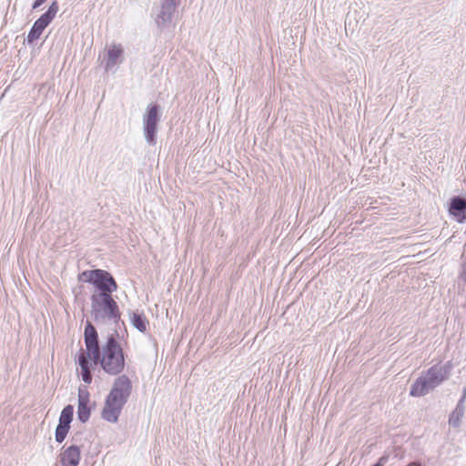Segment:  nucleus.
Instances as JSON below:
<instances>
[{"mask_svg": "<svg viewBox=\"0 0 466 466\" xmlns=\"http://www.w3.org/2000/svg\"><path fill=\"white\" fill-rule=\"evenodd\" d=\"M132 392V382L127 375L118 376L106 397L105 405L101 412L103 420L116 423L120 413L127 402Z\"/></svg>", "mask_w": 466, "mask_h": 466, "instance_id": "obj_1", "label": "nucleus"}, {"mask_svg": "<svg viewBox=\"0 0 466 466\" xmlns=\"http://www.w3.org/2000/svg\"><path fill=\"white\" fill-rule=\"evenodd\" d=\"M80 449L77 445H70L66 449L63 448L59 454V462L61 466H78L80 461Z\"/></svg>", "mask_w": 466, "mask_h": 466, "instance_id": "obj_12", "label": "nucleus"}, {"mask_svg": "<svg viewBox=\"0 0 466 466\" xmlns=\"http://www.w3.org/2000/svg\"><path fill=\"white\" fill-rule=\"evenodd\" d=\"M70 430V426H66L61 423H58L56 431H55V440L58 443H62Z\"/></svg>", "mask_w": 466, "mask_h": 466, "instance_id": "obj_18", "label": "nucleus"}, {"mask_svg": "<svg viewBox=\"0 0 466 466\" xmlns=\"http://www.w3.org/2000/svg\"><path fill=\"white\" fill-rule=\"evenodd\" d=\"M449 213L462 223L466 219V199L461 196H454L450 199Z\"/></svg>", "mask_w": 466, "mask_h": 466, "instance_id": "obj_11", "label": "nucleus"}, {"mask_svg": "<svg viewBox=\"0 0 466 466\" xmlns=\"http://www.w3.org/2000/svg\"><path fill=\"white\" fill-rule=\"evenodd\" d=\"M407 466H422L421 463L418 461L410 462Z\"/></svg>", "mask_w": 466, "mask_h": 466, "instance_id": "obj_25", "label": "nucleus"}, {"mask_svg": "<svg viewBox=\"0 0 466 466\" xmlns=\"http://www.w3.org/2000/svg\"><path fill=\"white\" fill-rule=\"evenodd\" d=\"M73 416H74V406L71 404H68V405L65 406L64 409L62 410L60 416H59L58 423H61V424H64L66 426H70V424L73 420Z\"/></svg>", "mask_w": 466, "mask_h": 466, "instance_id": "obj_16", "label": "nucleus"}, {"mask_svg": "<svg viewBox=\"0 0 466 466\" xmlns=\"http://www.w3.org/2000/svg\"><path fill=\"white\" fill-rule=\"evenodd\" d=\"M465 399H466V388L463 390L462 396L459 400V401H458V403L456 405V408H461V410H465V407H464Z\"/></svg>", "mask_w": 466, "mask_h": 466, "instance_id": "obj_21", "label": "nucleus"}, {"mask_svg": "<svg viewBox=\"0 0 466 466\" xmlns=\"http://www.w3.org/2000/svg\"><path fill=\"white\" fill-rule=\"evenodd\" d=\"M97 271H98V268L85 270L78 275V280L87 282V283L93 285L95 282V279L96 277Z\"/></svg>", "mask_w": 466, "mask_h": 466, "instance_id": "obj_19", "label": "nucleus"}, {"mask_svg": "<svg viewBox=\"0 0 466 466\" xmlns=\"http://www.w3.org/2000/svg\"><path fill=\"white\" fill-rule=\"evenodd\" d=\"M84 341L86 351L81 350L78 356H84L86 359L92 360V361L96 360L102 349L99 346L97 330L90 321H86L85 326Z\"/></svg>", "mask_w": 466, "mask_h": 466, "instance_id": "obj_7", "label": "nucleus"}, {"mask_svg": "<svg viewBox=\"0 0 466 466\" xmlns=\"http://www.w3.org/2000/svg\"><path fill=\"white\" fill-rule=\"evenodd\" d=\"M388 461H389V456L388 455H383L372 466H384L388 462Z\"/></svg>", "mask_w": 466, "mask_h": 466, "instance_id": "obj_22", "label": "nucleus"}, {"mask_svg": "<svg viewBox=\"0 0 466 466\" xmlns=\"http://www.w3.org/2000/svg\"><path fill=\"white\" fill-rule=\"evenodd\" d=\"M90 394L87 390L78 389L77 419L82 423H86L91 415V407L89 405Z\"/></svg>", "mask_w": 466, "mask_h": 466, "instance_id": "obj_9", "label": "nucleus"}, {"mask_svg": "<svg viewBox=\"0 0 466 466\" xmlns=\"http://www.w3.org/2000/svg\"><path fill=\"white\" fill-rule=\"evenodd\" d=\"M130 322L134 328L142 333L147 331L149 324V321L143 312H132L130 315Z\"/></svg>", "mask_w": 466, "mask_h": 466, "instance_id": "obj_15", "label": "nucleus"}, {"mask_svg": "<svg viewBox=\"0 0 466 466\" xmlns=\"http://www.w3.org/2000/svg\"><path fill=\"white\" fill-rule=\"evenodd\" d=\"M58 4L54 1L48 7V10L43 14L34 24V26L43 32L45 28L52 22L58 12Z\"/></svg>", "mask_w": 466, "mask_h": 466, "instance_id": "obj_13", "label": "nucleus"}, {"mask_svg": "<svg viewBox=\"0 0 466 466\" xmlns=\"http://www.w3.org/2000/svg\"><path fill=\"white\" fill-rule=\"evenodd\" d=\"M179 3V0H159V4L154 7L153 17L159 30L171 25Z\"/></svg>", "mask_w": 466, "mask_h": 466, "instance_id": "obj_5", "label": "nucleus"}, {"mask_svg": "<svg viewBox=\"0 0 466 466\" xmlns=\"http://www.w3.org/2000/svg\"><path fill=\"white\" fill-rule=\"evenodd\" d=\"M90 300L91 315L94 321L96 323H106L108 321L118 323L121 313L112 295L94 293L91 295Z\"/></svg>", "mask_w": 466, "mask_h": 466, "instance_id": "obj_4", "label": "nucleus"}, {"mask_svg": "<svg viewBox=\"0 0 466 466\" xmlns=\"http://www.w3.org/2000/svg\"><path fill=\"white\" fill-rule=\"evenodd\" d=\"M43 32L35 28V26L33 25L31 30L29 31L27 35V42L28 43H34L35 40H37Z\"/></svg>", "mask_w": 466, "mask_h": 466, "instance_id": "obj_20", "label": "nucleus"}, {"mask_svg": "<svg viewBox=\"0 0 466 466\" xmlns=\"http://www.w3.org/2000/svg\"><path fill=\"white\" fill-rule=\"evenodd\" d=\"M77 363L81 369V379L86 383L90 384L93 380L91 370L93 369V361L90 359H86L84 356L77 357Z\"/></svg>", "mask_w": 466, "mask_h": 466, "instance_id": "obj_14", "label": "nucleus"}, {"mask_svg": "<svg viewBox=\"0 0 466 466\" xmlns=\"http://www.w3.org/2000/svg\"><path fill=\"white\" fill-rule=\"evenodd\" d=\"M160 109L156 104L147 106L143 115V132L148 145L154 146L157 143V124L160 120Z\"/></svg>", "mask_w": 466, "mask_h": 466, "instance_id": "obj_6", "label": "nucleus"}, {"mask_svg": "<svg viewBox=\"0 0 466 466\" xmlns=\"http://www.w3.org/2000/svg\"><path fill=\"white\" fill-rule=\"evenodd\" d=\"M123 53V47L119 44H113L108 46L105 61L106 71L114 70L115 67L122 62Z\"/></svg>", "mask_w": 466, "mask_h": 466, "instance_id": "obj_10", "label": "nucleus"}, {"mask_svg": "<svg viewBox=\"0 0 466 466\" xmlns=\"http://www.w3.org/2000/svg\"><path fill=\"white\" fill-rule=\"evenodd\" d=\"M93 286L97 289V293L109 295H112L118 288L112 274L101 268H98Z\"/></svg>", "mask_w": 466, "mask_h": 466, "instance_id": "obj_8", "label": "nucleus"}, {"mask_svg": "<svg viewBox=\"0 0 466 466\" xmlns=\"http://www.w3.org/2000/svg\"><path fill=\"white\" fill-rule=\"evenodd\" d=\"M460 278L466 283V262L462 265Z\"/></svg>", "mask_w": 466, "mask_h": 466, "instance_id": "obj_23", "label": "nucleus"}, {"mask_svg": "<svg viewBox=\"0 0 466 466\" xmlns=\"http://www.w3.org/2000/svg\"><path fill=\"white\" fill-rule=\"evenodd\" d=\"M464 410L455 407L454 410L451 413L449 417V424L452 428H459L461 426V421L464 415Z\"/></svg>", "mask_w": 466, "mask_h": 466, "instance_id": "obj_17", "label": "nucleus"}, {"mask_svg": "<svg viewBox=\"0 0 466 466\" xmlns=\"http://www.w3.org/2000/svg\"><path fill=\"white\" fill-rule=\"evenodd\" d=\"M93 363L95 366L99 364L106 374L112 376L119 375L124 370L126 365L125 355L115 334L107 337L97 360H93Z\"/></svg>", "mask_w": 466, "mask_h": 466, "instance_id": "obj_2", "label": "nucleus"}, {"mask_svg": "<svg viewBox=\"0 0 466 466\" xmlns=\"http://www.w3.org/2000/svg\"><path fill=\"white\" fill-rule=\"evenodd\" d=\"M452 368L453 365L451 361H447L442 365L436 364L431 366L411 384L410 395L413 397L427 395L431 390L450 378Z\"/></svg>", "mask_w": 466, "mask_h": 466, "instance_id": "obj_3", "label": "nucleus"}, {"mask_svg": "<svg viewBox=\"0 0 466 466\" xmlns=\"http://www.w3.org/2000/svg\"><path fill=\"white\" fill-rule=\"evenodd\" d=\"M46 0H35V3L33 4V6L32 8L33 9H36L38 8L41 5H43Z\"/></svg>", "mask_w": 466, "mask_h": 466, "instance_id": "obj_24", "label": "nucleus"}]
</instances>
